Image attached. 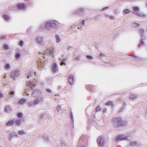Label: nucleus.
<instances>
[{
	"label": "nucleus",
	"instance_id": "obj_24",
	"mask_svg": "<svg viewBox=\"0 0 147 147\" xmlns=\"http://www.w3.org/2000/svg\"><path fill=\"white\" fill-rule=\"evenodd\" d=\"M145 40V39H142V38H141V40H140V43L138 45V47H140L144 43V41H143V40Z\"/></svg>",
	"mask_w": 147,
	"mask_h": 147
},
{
	"label": "nucleus",
	"instance_id": "obj_30",
	"mask_svg": "<svg viewBox=\"0 0 147 147\" xmlns=\"http://www.w3.org/2000/svg\"><path fill=\"white\" fill-rule=\"evenodd\" d=\"M101 108L99 106H98L97 107L96 109V112H98L100 111Z\"/></svg>",
	"mask_w": 147,
	"mask_h": 147
},
{
	"label": "nucleus",
	"instance_id": "obj_59",
	"mask_svg": "<svg viewBox=\"0 0 147 147\" xmlns=\"http://www.w3.org/2000/svg\"><path fill=\"white\" fill-rule=\"evenodd\" d=\"M49 52H51V51H49ZM51 55H52V53H51Z\"/></svg>",
	"mask_w": 147,
	"mask_h": 147
},
{
	"label": "nucleus",
	"instance_id": "obj_39",
	"mask_svg": "<svg viewBox=\"0 0 147 147\" xmlns=\"http://www.w3.org/2000/svg\"><path fill=\"white\" fill-rule=\"evenodd\" d=\"M17 115L18 117H21L23 116V115L21 113H19Z\"/></svg>",
	"mask_w": 147,
	"mask_h": 147
},
{
	"label": "nucleus",
	"instance_id": "obj_41",
	"mask_svg": "<svg viewBox=\"0 0 147 147\" xmlns=\"http://www.w3.org/2000/svg\"><path fill=\"white\" fill-rule=\"evenodd\" d=\"M45 140L46 141L48 142L49 141V139L47 136L44 137V138Z\"/></svg>",
	"mask_w": 147,
	"mask_h": 147
},
{
	"label": "nucleus",
	"instance_id": "obj_13",
	"mask_svg": "<svg viewBox=\"0 0 147 147\" xmlns=\"http://www.w3.org/2000/svg\"><path fill=\"white\" fill-rule=\"evenodd\" d=\"M140 34L142 38V39H145L146 38V37L144 36V30L143 29H140Z\"/></svg>",
	"mask_w": 147,
	"mask_h": 147
},
{
	"label": "nucleus",
	"instance_id": "obj_55",
	"mask_svg": "<svg viewBox=\"0 0 147 147\" xmlns=\"http://www.w3.org/2000/svg\"><path fill=\"white\" fill-rule=\"evenodd\" d=\"M124 108L123 107H122L119 110V112H121L123 110V109Z\"/></svg>",
	"mask_w": 147,
	"mask_h": 147
},
{
	"label": "nucleus",
	"instance_id": "obj_47",
	"mask_svg": "<svg viewBox=\"0 0 147 147\" xmlns=\"http://www.w3.org/2000/svg\"><path fill=\"white\" fill-rule=\"evenodd\" d=\"M46 91L49 93H51L52 92L51 90L49 89H47Z\"/></svg>",
	"mask_w": 147,
	"mask_h": 147
},
{
	"label": "nucleus",
	"instance_id": "obj_40",
	"mask_svg": "<svg viewBox=\"0 0 147 147\" xmlns=\"http://www.w3.org/2000/svg\"><path fill=\"white\" fill-rule=\"evenodd\" d=\"M134 9L135 11H139L140 9L138 7H134Z\"/></svg>",
	"mask_w": 147,
	"mask_h": 147
},
{
	"label": "nucleus",
	"instance_id": "obj_33",
	"mask_svg": "<svg viewBox=\"0 0 147 147\" xmlns=\"http://www.w3.org/2000/svg\"><path fill=\"white\" fill-rule=\"evenodd\" d=\"M21 55L19 53H17L16 55V57L17 59L19 58L20 57Z\"/></svg>",
	"mask_w": 147,
	"mask_h": 147
},
{
	"label": "nucleus",
	"instance_id": "obj_7",
	"mask_svg": "<svg viewBox=\"0 0 147 147\" xmlns=\"http://www.w3.org/2000/svg\"><path fill=\"white\" fill-rule=\"evenodd\" d=\"M129 137L127 136L124 137L123 135H120L117 136L116 138L115 139V141H116L117 142L119 140L120 141L124 140H129Z\"/></svg>",
	"mask_w": 147,
	"mask_h": 147
},
{
	"label": "nucleus",
	"instance_id": "obj_14",
	"mask_svg": "<svg viewBox=\"0 0 147 147\" xmlns=\"http://www.w3.org/2000/svg\"><path fill=\"white\" fill-rule=\"evenodd\" d=\"M94 87V86L91 85H87L86 86V89L90 91H93V88Z\"/></svg>",
	"mask_w": 147,
	"mask_h": 147
},
{
	"label": "nucleus",
	"instance_id": "obj_17",
	"mask_svg": "<svg viewBox=\"0 0 147 147\" xmlns=\"http://www.w3.org/2000/svg\"><path fill=\"white\" fill-rule=\"evenodd\" d=\"M15 123L14 120H9L7 123L6 125L8 127L11 126Z\"/></svg>",
	"mask_w": 147,
	"mask_h": 147
},
{
	"label": "nucleus",
	"instance_id": "obj_56",
	"mask_svg": "<svg viewBox=\"0 0 147 147\" xmlns=\"http://www.w3.org/2000/svg\"><path fill=\"white\" fill-rule=\"evenodd\" d=\"M72 47L71 46H69V47L67 48V50H69L70 48H71Z\"/></svg>",
	"mask_w": 147,
	"mask_h": 147
},
{
	"label": "nucleus",
	"instance_id": "obj_57",
	"mask_svg": "<svg viewBox=\"0 0 147 147\" xmlns=\"http://www.w3.org/2000/svg\"><path fill=\"white\" fill-rule=\"evenodd\" d=\"M3 95L1 93H0V98L3 96Z\"/></svg>",
	"mask_w": 147,
	"mask_h": 147
},
{
	"label": "nucleus",
	"instance_id": "obj_37",
	"mask_svg": "<svg viewBox=\"0 0 147 147\" xmlns=\"http://www.w3.org/2000/svg\"><path fill=\"white\" fill-rule=\"evenodd\" d=\"M86 57L88 59H90L92 60L93 59V57L90 55H87Z\"/></svg>",
	"mask_w": 147,
	"mask_h": 147
},
{
	"label": "nucleus",
	"instance_id": "obj_1",
	"mask_svg": "<svg viewBox=\"0 0 147 147\" xmlns=\"http://www.w3.org/2000/svg\"><path fill=\"white\" fill-rule=\"evenodd\" d=\"M113 123L116 128L125 126L127 122L126 121H122L121 118L120 117L113 118L112 119Z\"/></svg>",
	"mask_w": 147,
	"mask_h": 147
},
{
	"label": "nucleus",
	"instance_id": "obj_62",
	"mask_svg": "<svg viewBox=\"0 0 147 147\" xmlns=\"http://www.w3.org/2000/svg\"><path fill=\"white\" fill-rule=\"evenodd\" d=\"M59 88H60V86H59Z\"/></svg>",
	"mask_w": 147,
	"mask_h": 147
},
{
	"label": "nucleus",
	"instance_id": "obj_27",
	"mask_svg": "<svg viewBox=\"0 0 147 147\" xmlns=\"http://www.w3.org/2000/svg\"><path fill=\"white\" fill-rule=\"evenodd\" d=\"M123 12L126 14H127L130 13V11L128 9H125L123 10Z\"/></svg>",
	"mask_w": 147,
	"mask_h": 147
},
{
	"label": "nucleus",
	"instance_id": "obj_54",
	"mask_svg": "<svg viewBox=\"0 0 147 147\" xmlns=\"http://www.w3.org/2000/svg\"><path fill=\"white\" fill-rule=\"evenodd\" d=\"M131 56H134V58L135 59H136L137 57V56H135L134 54L131 55Z\"/></svg>",
	"mask_w": 147,
	"mask_h": 147
},
{
	"label": "nucleus",
	"instance_id": "obj_44",
	"mask_svg": "<svg viewBox=\"0 0 147 147\" xmlns=\"http://www.w3.org/2000/svg\"><path fill=\"white\" fill-rule=\"evenodd\" d=\"M24 43V42L23 40H21L20 41L19 43V44L21 45V46H22L23 44Z\"/></svg>",
	"mask_w": 147,
	"mask_h": 147
},
{
	"label": "nucleus",
	"instance_id": "obj_60",
	"mask_svg": "<svg viewBox=\"0 0 147 147\" xmlns=\"http://www.w3.org/2000/svg\"><path fill=\"white\" fill-rule=\"evenodd\" d=\"M35 75H36V72H35Z\"/></svg>",
	"mask_w": 147,
	"mask_h": 147
},
{
	"label": "nucleus",
	"instance_id": "obj_35",
	"mask_svg": "<svg viewBox=\"0 0 147 147\" xmlns=\"http://www.w3.org/2000/svg\"><path fill=\"white\" fill-rule=\"evenodd\" d=\"M70 118H71V119L74 122V119L73 117V113H72V112L70 113Z\"/></svg>",
	"mask_w": 147,
	"mask_h": 147
},
{
	"label": "nucleus",
	"instance_id": "obj_26",
	"mask_svg": "<svg viewBox=\"0 0 147 147\" xmlns=\"http://www.w3.org/2000/svg\"><path fill=\"white\" fill-rule=\"evenodd\" d=\"M3 17L6 21H8L9 19V17L6 15H3Z\"/></svg>",
	"mask_w": 147,
	"mask_h": 147
},
{
	"label": "nucleus",
	"instance_id": "obj_28",
	"mask_svg": "<svg viewBox=\"0 0 147 147\" xmlns=\"http://www.w3.org/2000/svg\"><path fill=\"white\" fill-rule=\"evenodd\" d=\"M140 25L139 24L136 23H133L132 24V27L135 28L138 27Z\"/></svg>",
	"mask_w": 147,
	"mask_h": 147
},
{
	"label": "nucleus",
	"instance_id": "obj_34",
	"mask_svg": "<svg viewBox=\"0 0 147 147\" xmlns=\"http://www.w3.org/2000/svg\"><path fill=\"white\" fill-rule=\"evenodd\" d=\"M5 68L7 69H9L10 68V65L9 64H6Z\"/></svg>",
	"mask_w": 147,
	"mask_h": 147
},
{
	"label": "nucleus",
	"instance_id": "obj_29",
	"mask_svg": "<svg viewBox=\"0 0 147 147\" xmlns=\"http://www.w3.org/2000/svg\"><path fill=\"white\" fill-rule=\"evenodd\" d=\"M28 106L30 107H34V104H33V101L30 102L28 103Z\"/></svg>",
	"mask_w": 147,
	"mask_h": 147
},
{
	"label": "nucleus",
	"instance_id": "obj_31",
	"mask_svg": "<svg viewBox=\"0 0 147 147\" xmlns=\"http://www.w3.org/2000/svg\"><path fill=\"white\" fill-rule=\"evenodd\" d=\"M24 134H25V132L23 130L20 131L18 132V134L20 135Z\"/></svg>",
	"mask_w": 147,
	"mask_h": 147
},
{
	"label": "nucleus",
	"instance_id": "obj_63",
	"mask_svg": "<svg viewBox=\"0 0 147 147\" xmlns=\"http://www.w3.org/2000/svg\"><path fill=\"white\" fill-rule=\"evenodd\" d=\"M27 95H29L28 94H27Z\"/></svg>",
	"mask_w": 147,
	"mask_h": 147
},
{
	"label": "nucleus",
	"instance_id": "obj_22",
	"mask_svg": "<svg viewBox=\"0 0 147 147\" xmlns=\"http://www.w3.org/2000/svg\"><path fill=\"white\" fill-rule=\"evenodd\" d=\"M9 94L11 96V97H13L15 94V91L13 90H10L9 92Z\"/></svg>",
	"mask_w": 147,
	"mask_h": 147
},
{
	"label": "nucleus",
	"instance_id": "obj_43",
	"mask_svg": "<svg viewBox=\"0 0 147 147\" xmlns=\"http://www.w3.org/2000/svg\"><path fill=\"white\" fill-rule=\"evenodd\" d=\"M105 56V55L103 54V53H100V55H99V57H104Z\"/></svg>",
	"mask_w": 147,
	"mask_h": 147
},
{
	"label": "nucleus",
	"instance_id": "obj_58",
	"mask_svg": "<svg viewBox=\"0 0 147 147\" xmlns=\"http://www.w3.org/2000/svg\"><path fill=\"white\" fill-rule=\"evenodd\" d=\"M105 17H108L109 16V15H107V14H105Z\"/></svg>",
	"mask_w": 147,
	"mask_h": 147
},
{
	"label": "nucleus",
	"instance_id": "obj_12",
	"mask_svg": "<svg viewBox=\"0 0 147 147\" xmlns=\"http://www.w3.org/2000/svg\"><path fill=\"white\" fill-rule=\"evenodd\" d=\"M74 81V77L72 75H70L68 78V82L69 84L72 85Z\"/></svg>",
	"mask_w": 147,
	"mask_h": 147
},
{
	"label": "nucleus",
	"instance_id": "obj_19",
	"mask_svg": "<svg viewBox=\"0 0 147 147\" xmlns=\"http://www.w3.org/2000/svg\"><path fill=\"white\" fill-rule=\"evenodd\" d=\"M11 109L10 106H7L5 107V112L9 113V112L11 111Z\"/></svg>",
	"mask_w": 147,
	"mask_h": 147
},
{
	"label": "nucleus",
	"instance_id": "obj_38",
	"mask_svg": "<svg viewBox=\"0 0 147 147\" xmlns=\"http://www.w3.org/2000/svg\"><path fill=\"white\" fill-rule=\"evenodd\" d=\"M112 104V102L111 101H109L106 103V105H110Z\"/></svg>",
	"mask_w": 147,
	"mask_h": 147
},
{
	"label": "nucleus",
	"instance_id": "obj_50",
	"mask_svg": "<svg viewBox=\"0 0 147 147\" xmlns=\"http://www.w3.org/2000/svg\"><path fill=\"white\" fill-rule=\"evenodd\" d=\"M66 64V63L65 62L63 61L62 62H61V65H65Z\"/></svg>",
	"mask_w": 147,
	"mask_h": 147
},
{
	"label": "nucleus",
	"instance_id": "obj_16",
	"mask_svg": "<svg viewBox=\"0 0 147 147\" xmlns=\"http://www.w3.org/2000/svg\"><path fill=\"white\" fill-rule=\"evenodd\" d=\"M133 13L136 15H137L138 16L141 17H144L145 16L143 13L140 12L139 11H137L136 12H133Z\"/></svg>",
	"mask_w": 147,
	"mask_h": 147
},
{
	"label": "nucleus",
	"instance_id": "obj_18",
	"mask_svg": "<svg viewBox=\"0 0 147 147\" xmlns=\"http://www.w3.org/2000/svg\"><path fill=\"white\" fill-rule=\"evenodd\" d=\"M18 7L20 9H23L25 7V5L24 3L18 4L17 5Z\"/></svg>",
	"mask_w": 147,
	"mask_h": 147
},
{
	"label": "nucleus",
	"instance_id": "obj_61",
	"mask_svg": "<svg viewBox=\"0 0 147 147\" xmlns=\"http://www.w3.org/2000/svg\"><path fill=\"white\" fill-rule=\"evenodd\" d=\"M59 88H60V86H59Z\"/></svg>",
	"mask_w": 147,
	"mask_h": 147
},
{
	"label": "nucleus",
	"instance_id": "obj_23",
	"mask_svg": "<svg viewBox=\"0 0 147 147\" xmlns=\"http://www.w3.org/2000/svg\"><path fill=\"white\" fill-rule=\"evenodd\" d=\"M137 95L136 94L131 95L129 97V98L131 100H133L137 97Z\"/></svg>",
	"mask_w": 147,
	"mask_h": 147
},
{
	"label": "nucleus",
	"instance_id": "obj_20",
	"mask_svg": "<svg viewBox=\"0 0 147 147\" xmlns=\"http://www.w3.org/2000/svg\"><path fill=\"white\" fill-rule=\"evenodd\" d=\"M137 145H138V142H132L130 144V145L132 147H134Z\"/></svg>",
	"mask_w": 147,
	"mask_h": 147
},
{
	"label": "nucleus",
	"instance_id": "obj_4",
	"mask_svg": "<svg viewBox=\"0 0 147 147\" xmlns=\"http://www.w3.org/2000/svg\"><path fill=\"white\" fill-rule=\"evenodd\" d=\"M105 138L101 136L98 137L97 141L99 147H103L105 144Z\"/></svg>",
	"mask_w": 147,
	"mask_h": 147
},
{
	"label": "nucleus",
	"instance_id": "obj_6",
	"mask_svg": "<svg viewBox=\"0 0 147 147\" xmlns=\"http://www.w3.org/2000/svg\"><path fill=\"white\" fill-rule=\"evenodd\" d=\"M39 98H37L33 100V104L34 105H38L43 99V98L41 93H40V94L39 96Z\"/></svg>",
	"mask_w": 147,
	"mask_h": 147
},
{
	"label": "nucleus",
	"instance_id": "obj_15",
	"mask_svg": "<svg viewBox=\"0 0 147 147\" xmlns=\"http://www.w3.org/2000/svg\"><path fill=\"white\" fill-rule=\"evenodd\" d=\"M62 107L60 105H59L56 108V113L57 114H59L62 111Z\"/></svg>",
	"mask_w": 147,
	"mask_h": 147
},
{
	"label": "nucleus",
	"instance_id": "obj_8",
	"mask_svg": "<svg viewBox=\"0 0 147 147\" xmlns=\"http://www.w3.org/2000/svg\"><path fill=\"white\" fill-rule=\"evenodd\" d=\"M19 71H12L11 73V76L13 79H15L16 77H18L20 75Z\"/></svg>",
	"mask_w": 147,
	"mask_h": 147
},
{
	"label": "nucleus",
	"instance_id": "obj_11",
	"mask_svg": "<svg viewBox=\"0 0 147 147\" xmlns=\"http://www.w3.org/2000/svg\"><path fill=\"white\" fill-rule=\"evenodd\" d=\"M44 37L43 36H39L37 37L36 41L39 44H41L43 43Z\"/></svg>",
	"mask_w": 147,
	"mask_h": 147
},
{
	"label": "nucleus",
	"instance_id": "obj_45",
	"mask_svg": "<svg viewBox=\"0 0 147 147\" xmlns=\"http://www.w3.org/2000/svg\"><path fill=\"white\" fill-rule=\"evenodd\" d=\"M32 75H33V74L31 73H29L27 75V77L29 79L30 78V76H32Z\"/></svg>",
	"mask_w": 147,
	"mask_h": 147
},
{
	"label": "nucleus",
	"instance_id": "obj_21",
	"mask_svg": "<svg viewBox=\"0 0 147 147\" xmlns=\"http://www.w3.org/2000/svg\"><path fill=\"white\" fill-rule=\"evenodd\" d=\"M55 37L56 39V42L57 43L59 42H60L61 40L59 36L57 34H56L55 35Z\"/></svg>",
	"mask_w": 147,
	"mask_h": 147
},
{
	"label": "nucleus",
	"instance_id": "obj_42",
	"mask_svg": "<svg viewBox=\"0 0 147 147\" xmlns=\"http://www.w3.org/2000/svg\"><path fill=\"white\" fill-rule=\"evenodd\" d=\"M80 59V57H77L75 58L74 59V61H78Z\"/></svg>",
	"mask_w": 147,
	"mask_h": 147
},
{
	"label": "nucleus",
	"instance_id": "obj_10",
	"mask_svg": "<svg viewBox=\"0 0 147 147\" xmlns=\"http://www.w3.org/2000/svg\"><path fill=\"white\" fill-rule=\"evenodd\" d=\"M57 64L55 63H54L51 66V69L52 71L54 73L57 72Z\"/></svg>",
	"mask_w": 147,
	"mask_h": 147
},
{
	"label": "nucleus",
	"instance_id": "obj_9",
	"mask_svg": "<svg viewBox=\"0 0 147 147\" xmlns=\"http://www.w3.org/2000/svg\"><path fill=\"white\" fill-rule=\"evenodd\" d=\"M9 138L10 141H11L13 138H18V136L15 132H12L9 134Z\"/></svg>",
	"mask_w": 147,
	"mask_h": 147
},
{
	"label": "nucleus",
	"instance_id": "obj_53",
	"mask_svg": "<svg viewBox=\"0 0 147 147\" xmlns=\"http://www.w3.org/2000/svg\"><path fill=\"white\" fill-rule=\"evenodd\" d=\"M82 24L83 25H84L85 24V21L84 20H82Z\"/></svg>",
	"mask_w": 147,
	"mask_h": 147
},
{
	"label": "nucleus",
	"instance_id": "obj_36",
	"mask_svg": "<svg viewBox=\"0 0 147 147\" xmlns=\"http://www.w3.org/2000/svg\"><path fill=\"white\" fill-rule=\"evenodd\" d=\"M4 48L6 49H9V46L7 44H5L3 46Z\"/></svg>",
	"mask_w": 147,
	"mask_h": 147
},
{
	"label": "nucleus",
	"instance_id": "obj_64",
	"mask_svg": "<svg viewBox=\"0 0 147 147\" xmlns=\"http://www.w3.org/2000/svg\"><path fill=\"white\" fill-rule=\"evenodd\" d=\"M146 6H147V3L146 4Z\"/></svg>",
	"mask_w": 147,
	"mask_h": 147
},
{
	"label": "nucleus",
	"instance_id": "obj_2",
	"mask_svg": "<svg viewBox=\"0 0 147 147\" xmlns=\"http://www.w3.org/2000/svg\"><path fill=\"white\" fill-rule=\"evenodd\" d=\"M57 24L53 20L45 22L43 26L48 30L56 29L57 28Z\"/></svg>",
	"mask_w": 147,
	"mask_h": 147
},
{
	"label": "nucleus",
	"instance_id": "obj_48",
	"mask_svg": "<svg viewBox=\"0 0 147 147\" xmlns=\"http://www.w3.org/2000/svg\"><path fill=\"white\" fill-rule=\"evenodd\" d=\"M110 18L112 20H114L115 19V17L114 16H109Z\"/></svg>",
	"mask_w": 147,
	"mask_h": 147
},
{
	"label": "nucleus",
	"instance_id": "obj_49",
	"mask_svg": "<svg viewBox=\"0 0 147 147\" xmlns=\"http://www.w3.org/2000/svg\"><path fill=\"white\" fill-rule=\"evenodd\" d=\"M44 118V115L43 114H41L40 116V118L41 119H43Z\"/></svg>",
	"mask_w": 147,
	"mask_h": 147
},
{
	"label": "nucleus",
	"instance_id": "obj_52",
	"mask_svg": "<svg viewBox=\"0 0 147 147\" xmlns=\"http://www.w3.org/2000/svg\"><path fill=\"white\" fill-rule=\"evenodd\" d=\"M4 39H5V37L3 36H1V38H0V40H3Z\"/></svg>",
	"mask_w": 147,
	"mask_h": 147
},
{
	"label": "nucleus",
	"instance_id": "obj_25",
	"mask_svg": "<svg viewBox=\"0 0 147 147\" xmlns=\"http://www.w3.org/2000/svg\"><path fill=\"white\" fill-rule=\"evenodd\" d=\"M26 100L25 99H22L20 100L19 103L20 105H22L26 101Z\"/></svg>",
	"mask_w": 147,
	"mask_h": 147
},
{
	"label": "nucleus",
	"instance_id": "obj_3",
	"mask_svg": "<svg viewBox=\"0 0 147 147\" xmlns=\"http://www.w3.org/2000/svg\"><path fill=\"white\" fill-rule=\"evenodd\" d=\"M88 138L86 135L82 136L79 141V143L81 144V145L79 146L78 147H85L86 144L88 141Z\"/></svg>",
	"mask_w": 147,
	"mask_h": 147
},
{
	"label": "nucleus",
	"instance_id": "obj_51",
	"mask_svg": "<svg viewBox=\"0 0 147 147\" xmlns=\"http://www.w3.org/2000/svg\"><path fill=\"white\" fill-rule=\"evenodd\" d=\"M107 112V109L106 108H104L103 109V113H106Z\"/></svg>",
	"mask_w": 147,
	"mask_h": 147
},
{
	"label": "nucleus",
	"instance_id": "obj_46",
	"mask_svg": "<svg viewBox=\"0 0 147 147\" xmlns=\"http://www.w3.org/2000/svg\"><path fill=\"white\" fill-rule=\"evenodd\" d=\"M109 7H105L103 8L102 10H101V11H104L105 10V9H108L109 8Z\"/></svg>",
	"mask_w": 147,
	"mask_h": 147
},
{
	"label": "nucleus",
	"instance_id": "obj_32",
	"mask_svg": "<svg viewBox=\"0 0 147 147\" xmlns=\"http://www.w3.org/2000/svg\"><path fill=\"white\" fill-rule=\"evenodd\" d=\"M20 121L19 120H17L15 122L16 125H20Z\"/></svg>",
	"mask_w": 147,
	"mask_h": 147
},
{
	"label": "nucleus",
	"instance_id": "obj_5",
	"mask_svg": "<svg viewBox=\"0 0 147 147\" xmlns=\"http://www.w3.org/2000/svg\"><path fill=\"white\" fill-rule=\"evenodd\" d=\"M84 9L80 8L74 11L73 14L75 15H78L79 16L82 17L83 16V14L84 13Z\"/></svg>",
	"mask_w": 147,
	"mask_h": 147
}]
</instances>
